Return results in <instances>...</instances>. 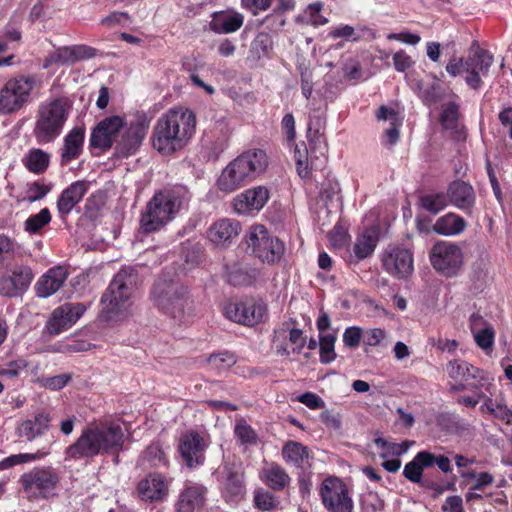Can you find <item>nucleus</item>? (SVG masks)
Instances as JSON below:
<instances>
[{"label": "nucleus", "instance_id": "1", "mask_svg": "<svg viewBox=\"0 0 512 512\" xmlns=\"http://www.w3.org/2000/svg\"><path fill=\"white\" fill-rule=\"evenodd\" d=\"M125 434L113 421L90 423L65 451V460L93 459L100 454L118 453L123 449Z\"/></svg>", "mask_w": 512, "mask_h": 512}, {"label": "nucleus", "instance_id": "2", "mask_svg": "<svg viewBox=\"0 0 512 512\" xmlns=\"http://www.w3.org/2000/svg\"><path fill=\"white\" fill-rule=\"evenodd\" d=\"M196 116L183 107L169 109L156 122L153 129V147L163 155L182 149L195 133Z\"/></svg>", "mask_w": 512, "mask_h": 512}, {"label": "nucleus", "instance_id": "3", "mask_svg": "<svg viewBox=\"0 0 512 512\" xmlns=\"http://www.w3.org/2000/svg\"><path fill=\"white\" fill-rule=\"evenodd\" d=\"M268 166V157L262 149H251L233 159L219 175L217 188L232 193L258 178Z\"/></svg>", "mask_w": 512, "mask_h": 512}, {"label": "nucleus", "instance_id": "4", "mask_svg": "<svg viewBox=\"0 0 512 512\" xmlns=\"http://www.w3.org/2000/svg\"><path fill=\"white\" fill-rule=\"evenodd\" d=\"M307 142L308 145H296L294 151L297 172L301 178H307L312 169H317L326 160L328 144L325 137V120L322 117L310 119Z\"/></svg>", "mask_w": 512, "mask_h": 512}, {"label": "nucleus", "instance_id": "5", "mask_svg": "<svg viewBox=\"0 0 512 512\" xmlns=\"http://www.w3.org/2000/svg\"><path fill=\"white\" fill-rule=\"evenodd\" d=\"M182 201V193L179 189H164L156 192L141 214L140 230L145 234L159 231L175 218Z\"/></svg>", "mask_w": 512, "mask_h": 512}, {"label": "nucleus", "instance_id": "6", "mask_svg": "<svg viewBox=\"0 0 512 512\" xmlns=\"http://www.w3.org/2000/svg\"><path fill=\"white\" fill-rule=\"evenodd\" d=\"M72 109V102L67 97L52 99L39 106L33 135L38 144L55 141L64 128Z\"/></svg>", "mask_w": 512, "mask_h": 512}, {"label": "nucleus", "instance_id": "7", "mask_svg": "<svg viewBox=\"0 0 512 512\" xmlns=\"http://www.w3.org/2000/svg\"><path fill=\"white\" fill-rule=\"evenodd\" d=\"M151 297L164 314L179 324L190 315L192 301L187 287L179 282L157 280L151 290Z\"/></svg>", "mask_w": 512, "mask_h": 512}, {"label": "nucleus", "instance_id": "8", "mask_svg": "<svg viewBox=\"0 0 512 512\" xmlns=\"http://www.w3.org/2000/svg\"><path fill=\"white\" fill-rule=\"evenodd\" d=\"M138 273L133 267H123L115 275L102 295V316L112 320L130 305V298L138 284Z\"/></svg>", "mask_w": 512, "mask_h": 512}, {"label": "nucleus", "instance_id": "9", "mask_svg": "<svg viewBox=\"0 0 512 512\" xmlns=\"http://www.w3.org/2000/svg\"><path fill=\"white\" fill-rule=\"evenodd\" d=\"M244 240L247 251L263 264L279 263L286 251L285 243L272 235L264 225L251 226Z\"/></svg>", "mask_w": 512, "mask_h": 512}, {"label": "nucleus", "instance_id": "10", "mask_svg": "<svg viewBox=\"0 0 512 512\" xmlns=\"http://www.w3.org/2000/svg\"><path fill=\"white\" fill-rule=\"evenodd\" d=\"M60 475L51 466L34 467L20 476L19 484L29 499H48L54 495Z\"/></svg>", "mask_w": 512, "mask_h": 512}, {"label": "nucleus", "instance_id": "11", "mask_svg": "<svg viewBox=\"0 0 512 512\" xmlns=\"http://www.w3.org/2000/svg\"><path fill=\"white\" fill-rule=\"evenodd\" d=\"M33 78L20 76L9 79L0 88V113L12 114L23 108L34 88Z\"/></svg>", "mask_w": 512, "mask_h": 512}, {"label": "nucleus", "instance_id": "12", "mask_svg": "<svg viewBox=\"0 0 512 512\" xmlns=\"http://www.w3.org/2000/svg\"><path fill=\"white\" fill-rule=\"evenodd\" d=\"M149 129V120L145 114H137L130 122L124 121L115 140V154L118 157H128L135 154L140 148Z\"/></svg>", "mask_w": 512, "mask_h": 512}, {"label": "nucleus", "instance_id": "13", "mask_svg": "<svg viewBox=\"0 0 512 512\" xmlns=\"http://www.w3.org/2000/svg\"><path fill=\"white\" fill-rule=\"evenodd\" d=\"M319 494L328 512H353L354 503L348 487L338 477L325 478L320 485Z\"/></svg>", "mask_w": 512, "mask_h": 512}, {"label": "nucleus", "instance_id": "14", "mask_svg": "<svg viewBox=\"0 0 512 512\" xmlns=\"http://www.w3.org/2000/svg\"><path fill=\"white\" fill-rule=\"evenodd\" d=\"M430 261L438 272L452 277L463 265V253L461 248L454 243L438 241L430 251Z\"/></svg>", "mask_w": 512, "mask_h": 512}, {"label": "nucleus", "instance_id": "15", "mask_svg": "<svg viewBox=\"0 0 512 512\" xmlns=\"http://www.w3.org/2000/svg\"><path fill=\"white\" fill-rule=\"evenodd\" d=\"M207 448L208 443L204 437L195 430L186 431L179 438L178 451L183 463L189 469L204 465Z\"/></svg>", "mask_w": 512, "mask_h": 512}, {"label": "nucleus", "instance_id": "16", "mask_svg": "<svg viewBox=\"0 0 512 512\" xmlns=\"http://www.w3.org/2000/svg\"><path fill=\"white\" fill-rule=\"evenodd\" d=\"M266 312V305L254 300L230 301L224 307V314L228 319L246 326L260 323Z\"/></svg>", "mask_w": 512, "mask_h": 512}, {"label": "nucleus", "instance_id": "17", "mask_svg": "<svg viewBox=\"0 0 512 512\" xmlns=\"http://www.w3.org/2000/svg\"><path fill=\"white\" fill-rule=\"evenodd\" d=\"M34 278L28 265H15L0 277V295L15 298L24 294Z\"/></svg>", "mask_w": 512, "mask_h": 512}, {"label": "nucleus", "instance_id": "18", "mask_svg": "<svg viewBox=\"0 0 512 512\" xmlns=\"http://www.w3.org/2000/svg\"><path fill=\"white\" fill-rule=\"evenodd\" d=\"M124 118L118 115L108 116L101 120L92 130L90 146L107 151L115 144L121 129L124 128Z\"/></svg>", "mask_w": 512, "mask_h": 512}, {"label": "nucleus", "instance_id": "19", "mask_svg": "<svg viewBox=\"0 0 512 512\" xmlns=\"http://www.w3.org/2000/svg\"><path fill=\"white\" fill-rule=\"evenodd\" d=\"M384 270L399 279L407 278L414 269L413 254L406 248L387 249L382 256Z\"/></svg>", "mask_w": 512, "mask_h": 512}, {"label": "nucleus", "instance_id": "20", "mask_svg": "<svg viewBox=\"0 0 512 512\" xmlns=\"http://www.w3.org/2000/svg\"><path fill=\"white\" fill-rule=\"evenodd\" d=\"M85 311L86 307L82 303H66L56 308L46 324L48 333L60 334L75 324Z\"/></svg>", "mask_w": 512, "mask_h": 512}, {"label": "nucleus", "instance_id": "21", "mask_svg": "<svg viewBox=\"0 0 512 512\" xmlns=\"http://www.w3.org/2000/svg\"><path fill=\"white\" fill-rule=\"evenodd\" d=\"M270 198L269 189L265 186L249 188L234 197L232 206L239 215L259 212Z\"/></svg>", "mask_w": 512, "mask_h": 512}, {"label": "nucleus", "instance_id": "22", "mask_svg": "<svg viewBox=\"0 0 512 512\" xmlns=\"http://www.w3.org/2000/svg\"><path fill=\"white\" fill-rule=\"evenodd\" d=\"M51 420L52 417L48 412H38L33 417L19 422L15 434L17 437L32 443L46 435L51 428Z\"/></svg>", "mask_w": 512, "mask_h": 512}, {"label": "nucleus", "instance_id": "23", "mask_svg": "<svg viewBox=\"0 0 512 512\" xmlns=\"http://www.w3.org/2000/svg\"><path fill=\"white\" fill-rule=\"evenodd\" d=\"M207 492L202 484L185 486L174 504V512H202L206 505Z\"/></svg>", "mask_w": 512, "mask_h": 512}, {"label": "nucleus", "instance_id": "24", "mask_svg": "<svg viewBox=\"0 0 512 512\" xmlns=\"http://www.w3.org/2000/svg\"><path fill=\"white\" fill-rule=\"evenodd\" d=\"M448 202L466 214H471L475 203L476 194L471 184L463 180H454L447 187L445 193Z\"/></svg>", "mask_w": 512, "mask_h": 512}, {"label": "nucleus", "instance_id": "25", "mask_svg": "<svg viewBox=\"0 0 512 512\" xmlns=\"http://www.w3.org/2000/svg\"><path fill=\"white\" fill-rule=\"evenodd\" d=\"M168 483L158 473H150L137 485V493L145 502H161L168 495Z\"/></svg>", "mask_w": 512, "mask_h": 512}, {"label": "nucleus", "instance_id": "26", "mask_svg": "<svg viewBox=\"0 0 512 512\" xmlns=\"http://www.w3.org/2000/svg\"><path fill=\"white\" fill-rule=\"evenodd\" d=\"M223 496L227 502L238 503L244 499L246 487L244 473L233 465H225L223 469Z\"/></svg>", "mask_w": 512, "mask_h": 512}, {"label": "nucleus", "instance_id": "27", "mask_svg": "<svg viewBox=\"0 0 512 512\" xmlns=\"http://www.w3.org/2000/svg\"><path fill=\"white\" fill-rule=\"evenodd\" d=\"M89 189V182L78 180L65 188L58 197L56 206L61 218L71 213L73 208L81 202Z\"/></svg>", "mask_w": 512, "mask_h": 512}, {"label": "nucleus", "instance_id": "28", "mask_svg": "<svg viewBox=\"0 0 512 512\" xmlns=\"http://www.w3.org/2000/svg\"><path fill=\"white\" fill-rule=\"evenodd\" d=\"M241 231L238 221L222 218L214 222L207 231L208 238L216 245L228 246L237 238Z\"/></svg>", "mask_w": 512, "mask_h": 512}, {"label": "nucleus", "instance_id": "29", "mask_svg": "<svg viewBox=\"0 0 512 512\" xmlns=\"http://www.w3.org/2000/svg\"><path fill=\"white\" fill-rule=\"evenodd\" d=\"M68 272L63 266L50 268L35 284L36 295L47 298L56 293L67 279Z\"/></svg>", "mask_w": 512, "mask_h": 512}, {"label": "nucleus", "instance_id": "30", "mask_svg": "<svg viewBox=\"0 0 512 512\" xmlns=\"http://www.w3.org/2000/svg\"><path fill=\"white\" fill-rule=\"evenodd\" d=\"M85 139V129L83 127H74L63 139L61 149V166L68 165L72 160L79 158L83 152Z\"/></svg>", "mask_w": 512, "mask_h": 512}, {"label": "nucleus", "instance_id": "31", "mask_svg": "<svg viewBox=\"0 0 512 512\" xmlns=\"http://www.w3.org/2000/svg\"><path fill=\"white\" fill-rule=\"evenodd\" d=\"M260 480L273 491L284 490L291 481L286 470L276 462L265 463L259 472Z\"/></svg>", "mask_w": 512, "mask_h": 512}, {"label": "nucleus", "instance_id": "32", "mask_svg": "<svg viewBox=\"0 0 512 512\" xmlns=\"http://www.w3.org/2000/svg\"><path fill=\"white\" fill-rule=\"evenodd\" d=\"M244 18L239 13L215 12L209 23L210 29L217 34L237 31L243 25Z\"/></svg>", "mask_w": 512, "mask_h": 512}, {"label": "nucleus", "instance_id": "33", "mask_svg": "<svg viewBox=\"0 0 512 512\" xmlns=\"http://www.w3.org/2000/svg\"><path fill=\"white\" fill-rule=\"evenodd\" d=\"M493 60V55L481 48L477 41H474L470 47L469 55L465 59V66L471 70L478 71L482 76H486L493 64Z\"/></svg>", "mask_w": 512, "mask_h": 512}, {"label": "nucleus", "instance_id": "34", "mask_svg": "<svg viewBox=\"0 0 512 512\" xmlns=\"http://www.w3.org/2000/svg\"><path fill=\"white\" fill-rule=\"evenodd\" d=\"M466 227L467 223L463 217L450 212L436 220L432 231L443 236H455L461 234Z\"/></svg>", "mask_w": 512, "mask_h": 512}, {"label": "nucleus", "instance_id": "35", "mask_svg": "<svg viewBox=\"0 0 512 512\" xmlns=\"http://www.w3.org/2000/svg\"><path fill=\"white\" fill-rule=\"evenodd\" d=\"M448 373L452 378H460L465 381L470 379H476L479 382L487 380L483 370L474 367L470 363L463 360H455L450 362L448 365Z\"/></svg>", "mask_w": 512, "mask_h": 512}, {"label": "nucleus", "instance_id": "36", "mask_svg": "<svg viewBox=\"0 0 512 512\" xmlns=\"http://www.w3.org/2000/svg\"><path fill=\"white\" fill-rule=\"evenodd\" d=\"M143 469L166 466L168 458L158 442H153L143 451L137 462Z\"/></svg>", "mask_w": 512, "mask_h": 512}, {"label": "nucleus", "instance_id": "37", "mask_svg": "<svg viewBox=\"0 0 512 512\" xmlns=\"http://www.w3.org/2000/svg\"><path fill=\"white\" fill-rule=\"evenodd\" d=\"M53 441H47L34 453H20L11 455L0 462V469H7L15 465L41 460L50 454Z\"/></svg>", "mask_w": 512, "mask_h": 512}, {"label": "nucleus", "instance_id": "38", "mask_svg": "<svg viewBox=\"0 0 512 512\" xmlns=\"http://www.w3.org/2000/svg\"><path fill=\"white\" fill-rule=\"evenodd\" d=\"M282 456L286 462L297 467H303L304 464L310 466L308 448L297 441L286 442L282 448Z\"/></svg>", "mask_w": 512, "mask_h": 512}, {"label": "nucleus", "instance_id": "39", "mask_svg": "<svg viewBox=\"0 0 512 512\" xmlns=\"http://www.w3.org/2000/svg\"><path fill=\"white\" fill-rule=\"evenodd\" d=\"M294 323L295 321L292 319L282 323V325L278 329L274 330V337L272 341L275 343L278 338L285 337L286 332H289V341L292 344L297 345V347L294 348L293 350L296 351L297 353H300L303 347L305 346L306 339L303 336V331L301 329L291 328V324Z\"/></svg>", "mask_w": 512, "mask_h": 512}, {"label": "nucleus", "instance_id": "40", "mask_svg": "<svg viewBox=\"0 0 512 512\" xmlns=\"http://www.w3.org/2000/svg\"><path fill=\"white\" fill-rule=\"evenodd\" d=\"M378 241L375 230H366L360 237L357 238L354 244V253L358 259H365L369 257L375 250Z\"/></svg>", "mask_w": 512, "mask_h": 512}, {"label": "nucleus", "instance_id": "41", "mask_svg": "<svg viewBox=\"0 0 512 512\" xmlns=\"http://www.w3.org/2000/svg\"><path fill=\"white\" fill-rule=\"evenodd\" d=\"M24 161L25 167L33 173H43L49 166L50 155L41 149H31L26 155Z\"/></svg>", "mask_w": 512, "mask_h": 512}, {"label": "nucleus", "instance_id": "42", "mask_svg": "<svg viewBox=\"0 0 512 512\" xmlns=\"http://www.w3.org/2000/svg\"><path fill=\"white\" fill-rule=\"evenodd\" d=\"M448 204L449 202L444 192L429 193L419 197V206L433 215L443 211Z\"/></svg>", "mask_w": 512, "mask_h": 512}, {"label": "nucleus", "instance_id": "43", "mask_svg": "<svg viewBox=\"0 0 512 512\" xmlns=\"http://www.w3.org/2000/svg\"><path fill=\"white\" fill-rule=\"evenodd\" d=\"M272 47L273 40L270 34L266 32H260L251 42L249 57H251L253 60H260L263 57H268Z\"/></svg>", "mask_w": 512, "mask_h": 512}, {"label": "nucleus", "instance_id": "44", "mask_svg": "<svg viewBox=\"0 0 512 512\" xmlns=\"http://www.w3.org/2000/svg\"><path fill=\"white\" fill-rule=\"evenodd\" d=\"M419 97L425 105L431 106L438 103L444 97L443 89L437 80L431 83H418Z\"/></svg>", "mask_w": 512, "mask_h": 512}, {"label": "nucleus", "instance_id": "45", "mask_svg": "<svg viewBox=\"0 0 512 512\" xmlns=\"http://www.w3.org/2000/svg\"><path fill=\"white\" fill-rule=\"evenodd\" d=\"M22 247L14 239L0 234V266L22 255Z\"/></svg>", "mask_w": 512, "mask_h": 512}, {"label": "nucleus", "instance_id": "46", "mask_svg": "<svg viewBox=\"0 0 512 512\" xmlns=\"http://www.w3.org/2000/svg\"><path fill=\"white\" fill-rule=\"evenodd\" d=\"M227 280L233 286L250 285L255 280V270L233 267L227 274Z\"/></svg>", "mask_w": 512, "mask_h": 512}, {"label": "nucleus", "instance_id": "47", "mask_svg": "<svg viewBox=\"0 0 512 512\" xmlns=\"http://www.w3.org/2000/svg\"><path fill=\"white\" fill-rule=\"evenodd\" d=\"M280 501L272 492L259 489L254 493V505L261 511H272L278 505Z\"/></svg>", "mask_w": 512, "mask_h": 512}, {"label": "nucleus", "instance_id": "48", "mask_svg": "<svg viewBox=\"0 0 512 512\" xmlns=\"http://www.w3.org/2000/svg\"><path fill=\"white\" fill-rule=\"evenodd\" d=\"M51 221V214L48 208H43L39 213L31 215L25 221V230L31 234L39 232Z\"/></svg>", "mask_w": 512, "mask_h": 512}, {"label": "nucleus", "instance_id": "49", "mask_svg": "<svg viewBox=\"0 0 512 512\" xmlns=\"http://www.w3.org/2000/svg\"><path fill=\"white\" fill-rule=\"evenodd\" d=\"M439 425L448 432L461 433L469 430V424L463 419L452 415L443 414L438 418Z\"/></svg>", "mask_w": 512, "mask_h": 512}, {"label": "nucleus", "instance_id": "50", "mask_svg": "<svg viewBox=\"0 0 512 512\" xmlns=\"http://www.w3.org/2000/svg\"><path fill=\"white\" fill-rule=\"evenodd\" d=\"M459 118V106L455 102L448 103L440 114V123L446 130L457 128Z\"/></svg>", "mask_w": 512, "mask_h": 512}, {"label": "nucleus", "instance_id": "51", "mask_svg": "<svg viewBox=\"0 0 512 512\" xmlns=\"http://www.w3.org/2000/svg\"><path fill=\"white\" fill-rule=\"evenodd\" d=\"M234 433L242 444L254 445L258 441L257 433L244 419L236 422Z\"/></svg>", "mask_w": 512, "mask_h": 512}, {"label": "nucleus", "instance_id": "52", "mask_svg": "<svg viewBox=\"0 0 512 512\" xmlns=\"http://www.w3.org/2000/svg\"><path fill=\"white\" fill-rule=\"evenodd\" d=\"M336 336L334 334H326L320 336L319 347H320V361L324 364L332 362L336 354L334 352V344Z\"/></svg>", "mask_w": 512, "mask_h": 512}, {"label": "nucleus", "instance_id": "53", "mask_svg": "<svg viewBox=\"0 0 512 512\" xmlns=\"http://www.w3.org/2000/svg\"><path fill=\"white\" fill-rule=\"evenodd\" d=\"M207 361L212 368L223 371L232 367L236 363V358L234 354L230 352H221L211 354Z\"/></svg>", "mask_w": 512, "mask_h": 512}, {"label": "nucleus", "instance_id": "54", "mask_svg": "<svg viewBox=\"0 0 512 512\" xmlns=\"http://www.w3.org/2000/svg\"><path fill=\"white\" fill-rule=\"evenodd\" d=\"M476 344L483 350L491 349L494 344L495 331L492 326H486L473 333Z\"/></svg>", "mask_w": 512, "mask_h": 512}, {"label": "nucleus", "instance_id": "55", "mask_svg": "<svg viewBox=\"0 0 512 512\" xmlns=\"http://www.w3.org/2000/svg\"><path fill=\"white\" fill-rule=\"evenodd\" d=\"M323 3L320 1L308 5L305 14L308 15V22L314 26L325 25L328 19L321 15Z\"/></svg>", "mask_w": 512, "mask_h": 512}, {"label": "nucleus", "instance_id": "56", "mask_svg": "<svg viewBox=\"0 0 512 512\" xmlns=\"http://www.w3.org/2000/svg\"><path fill=\"white\" fill-rule=\"evenodd\" d=\"M403 476L413 483L424 486L422 481L423 470L415 458H413L404 466Z\"/></svg>", "mask_w": 512, "mask_h": 512}, {"label": "nucleus", "instance_id": "57", "mask_svg": "<svg viewBox=\"0 0 512 512\" xmlns=\"http://www.w3.org/2000/svg\"><path fill=\"white\" fill-rule=\"evenodd\" d=\"M328 37L332 39L343 38L346 41H358L360 39V35H357L355 29L350 25H339L333 28L328 33Z\"/></svg>", "mask_w": 512, "mask_h": 512}, {"label": "nucleus", "instance_id": "58", "mask_svg": "<svg viewBox=\"0 0 512 512\" xmlns=\"http://www.w3.org/2000/svg\"><path fill=\"white\" fill-rule=\"evenodd\" d=\"M52 189L51 185H46L38 181L33 182L27 190V200L35 202L44 198Z\"/></svg>", "mask_w": 512, "mask_h": 512}, {"label": "nucleus", "instance_id": "59", "mask_svg": "<svg viewBox=\"0 0 512 512\" xmlns=\"http://www.w3.org/2000/svg\"><path fill=\"white\" fill-rule=\"evenodd\" d=\"M362 338L363 332L358 326L348 327L343 333V342L349 348L358 347Z\"/></svg>", "mask_w": 512, "mask_h": 512}, {"label": "nucleus", "instance_id": "60", "mask_svg": "<svg viewBox=\"0 0 512 512\" xmlns=\"http://www.w3.org/2000/svg\"><path fill=\"white\" fill-rule=\"evenodd\" d=\"M228 147V139L227 137H221L213 141L210 146L207 148V158L211 161H217L220 155L226 150Z\"/></svg>", "mask_w": 512, "mask_h": 512}, {"label": "nucleus", "instance_id": "61", "mask_svg": "<svg viewBox=\"0 0 512 512\" xmlns=\"http://www.w3.org/2000/svg\"><path fill=\"white\" fill-rule=\"evenodd\" d=\"M385 338L386 332L381 328H372L363 334V342L367 346H379Z\"/></svg>", "mask_w": 512, "mask_h": 512}, {"label": "nucleus", "instance_id": "62", "mask_svg": "<svg viewBox=\"0 0 512 512\" xmlns=\"http://www.w3.org/2000/svg\"><path fill=\"white\" fill-rule=\"evenodd\" d=\"M73 62L93 58L96 55V49L84 44L71 46Z\"/></svg>", "mask_w": 512, "mask_h": 512}, {"label": "nucleus", "instance_id": "63", "mask_svg": "<svg viewBox=\"0 0 512 512\" xmlns=\"http://www.w3.org/2000/svg\"><path fill=\"white\" fill-rule=\"evenodd\" d=\"M70 380L71 376L69 374H60L45 378L43 382L46 388H49L51 390H60L63 387H65Z\"/></svg>", "mask_w": 512, "mask_h": 512}, {"label": "nucleus", "instance_id": "64", "mask_svg": "<svg viewBox=\"0 0 512 512\" xmlns=\"http://www.w3.org/2000/svg\"><path fill=\"white\" fill-rule=\"evenodd\" d=\"M393 64L397 71L404 72L412 66L413 61L406 52L401 50L393 55Z\"/></svg>", "mask_w": 512, "mask_h": 512}]
</instances>
